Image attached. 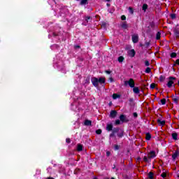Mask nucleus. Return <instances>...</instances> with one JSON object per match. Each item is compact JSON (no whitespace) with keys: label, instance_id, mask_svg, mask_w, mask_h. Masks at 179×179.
<instances>
[{"label":"nucleus","instance_id":"18","mask_svg":"<svg viewBox=\"0 0 179 179\" xmlns=\"http://www.w3.org/2000/svg\"><path fill=\"white\" fill-rule=\"evenodd\" d=\"M172 138H173V139H174L175 141H177V138H178V134H177V133H173V134H172Z\"/></svg>","mask_w":179,"mask_h":179},{"label":"nucleus","instance_id":"46","mask_svg":"<svg viewBox=\"0 0 179 179\" xmlns=\"http://www.w3.org/2000/svg\"><path fill=\"white\" fill-rule=\"evenodd\" d=\"M107 2H110V0H106Z\"/></svg>","mask_w":179,"mask_h":179},{"label":"nucleus","instance_id":"26","mask_svg":"<svg viewBox=\"0 0 179 179\" xmlns=\"http://www.w3.org/2000/svg\"><path fill=\"white\" fill-rule=\"evenodd\" d=\"M118 61L119 62H122V61H124V57L122 56L119 57Z\"/></svg>","mask_w":179,"mask_h":179},{"label":"nucleus","instance_id":"33","mask_svg":"<svg viewBox=\"0 0 179 179\" xmlns=\"http://www.w3.org/2000/svg\"><path fill=\"white\" fill-rule=\"evenodd\" d=\"M171 58H176V57H177V55L176 53H172L171 55Z\"/></svg>","mask_w":179,"mask_h":179},{"label":"nucleus","instance_id":"27","mask_svg":"<svg viewBox=\"0 0 179 179\" xmlns=\"http://www.w3.org/2000/svg\"><path fill=\"white\" fill-rule=\"evenodd\" d=\"M161 176L163 178H166V177H167V173H162Z\"/></svg>","mask_w":179,"mask_h":179},{"label":"nucleus","instance_id":"21","mask_svg":"<svg viewBox=\"0 0 179 179\" xmlns=\"http://www.w3.org/2000/svg\"><path fill=\"white\" fill-rule=\"evenodd\" d=\"M87 3V0H81L80 5H86Z\"/></svg>","mask_w":179,"mask_h":179},{"label":"nucleus","instance_id":"5","mask_svg":"<svg viewBox=\"0 0 179 179\" xmlns=\"http://www.w3.org/2000/svg\"><path fill=\"white\" fill-rule=\"evenodd\" d=\"M132 41L133 43H138L139 41V36L138 35H133L132 36Z\"/></svg>","mask_w":179,"mask_h":179},{"label":"nucleus","instance_id":"36","mask_svg":"<svg viewBox=\"0 0 179 179\" xmlns=\"http://www.w3.org/2000/svg\"><path fill=\"white\" fill-rule=\"evenodd\" d=\"M121 19L122 20H125L127 19V17H125V15H122Z\"/></svg>","mask_w":179,"mask_h":179},{"label":"nucleus","instance_id":"7","mask_svg":"<svg viewBox=\"0 0 179 179\" xmlns=\"http://www.w3.org/2000/svg\"><path fill=\"white\" fill-rule=\"evenodd\" d=\"M110 116L111 117V118H115V117H117V111L111 110Z\"/></svg>","mask_w":179,"mask_h":179},{"label":"nucleus","instance_id":"28","mask_svg":"<svg viewBox=\"0 0 179 179\" xmlns=\"http://www.w3.org/2000/svg\"><path fill=\"white\" fill-rule=\"evenodd\" d=\"M146 9H148V5L144 4V5L143 6V10H146Z\"/></svg>","mask_w":179,"mask_h":179},{"label":"nucleus","instance_id":"23","mask_svg":"<svg viewBox=\"0 0 179 179\" xmlns=\"http://www.w3.org/2000/svg\"><path fill=\"white\" fill-rule=\"evenodd\" d=\"M160 36H161L160 32H157V36H156V39L157 40H160Z\"/></svg>","mask_w":179,"mask_h":179},{"label":"nucleus","instance_id":"20","mask_svg":"<svg viewBox=\"0 0 179 179\" xmlns=\"http://www.w3.org/2000/svg\"><path fill=\"white\" fill-rule=\"evenodd\" d=\"M120 121H122V122H124V121H125V115H121L120 117Z\"/></svg>","mask_w":179,"mask_h":179},{"label":"nucleus","instance_id":"4","mask_svg":"<svg viewBox=\"0 0 179 179\" xmlns=\"http://www.w3.org/2000/svg\"><path fill=\"white\" fill-rule=\"evenodd\" d=\"M148 157L151 160V159H154V157H156V152L154 151H151L148 154Z\"/></svg>","mask_w":179,"mask_h":179},{"label":"nucleus","instance_id":"11","mask_svg":"<svg viewBox=\"0 0 179 179\" xmlns=\"http://www.w3.org/2000/svg\"><path fill=\"white\" fill-rule=\"evenodd\" d=\"M118 132L117 136H119V138H122V136H124V131L122 129H118Z\"/></svg>","mask_w":179,"mask_h":179},{"label":"nucleus","instance_id":"29","mask_svg":"<svg viewBox=\"0 0 179 179\" xmlns=\"http://www.w3.org/2000/svg\"><path fill=\"white\" fill-rule=\"evenodd\" d=\"M155 87H156V84L152 83V84L150 85V88H151V89H155Z\"/></svg>","mask_w":179,"mask_h":179},{"label":"nucleus","instance_id":"15","mask_svg":"<svg viewBox=\"0 0 179 179\" xmlns=\"http://www.w3.org/2000/svg\"><path fill=\"white\" fill-rule=\"evenodd\" d=\"M107 131H113V124H108L106 126Z\"/></svg>","mask_w":179,"mask_h":179},{"label":"nucleus","instance_id":"42","mask_svg":"<svg viewBox=\"0 0 179 179\" xmlns=\"http://www.w3.org/2000/svg\"><path fill=\"white\" fill-rule=\"evenodd\" d=\"M106 73H107L108 75H110V73H111L110 71H106Z\"/></svg>","mask_w":179,"mask_h":179},{"label":"nucleus","instance_id":"17","mask_svg":"<svg viewBox=\"0 0 179 179\" xmlns=\"http://www.w3.org/2000/svg\"><path fill=\"white\" fill-rule=\"evenodd\" d=\"M151 138H152V136L150 135V134L147 133V134H145V139H146L147 141H150Z\"/></svg>","mask_w":179,"mask_h":179},{"label":"nucleus","instance_id":"8","mask_svg":"<svg viewBox=\"0 0 179 179\" xmlns=\"http://www.w3.org/2000/svg\"><path fill=\"white\" fill-rule=\"evenodd\" d=\"M179 156V151H176L173 155H172V158L173 160H176L177 159V157H178Z\"/></svg>","mask_w":179,"mask_h":179},{"label":"nucleus","instance_id":"6","mask_svg":"<svg viewBox=\"0 0 179 179\" xmlns=\"http://www.w3.org/2000/svg\"><path fill=\"white\" fill-rule=\"evenodd\" d=\"M133 92L136 94H139V93L141 92V91L139 90V87H133Z\"/></svg>","mask_w":179,"mask_h":179},{"label":"nucleus","instance_id":"1","mask_svg":"<svg viewBox=\"0 0 179 179\" xmlns=\"http://www.w3.org/2000/svg\"><path fill=\"white\" fill-rule=\"evenodd\" d=\"M91 82L95 87H99V85H104L106 83V78L104 77H101L99 78H97L96 77H94L92 78Z\"/></svg>","mask_w":179,"mask_h":179},{"label":"nucleus","instance_id":"43","mask_svg":"<svg viewBox=\"0 0 179 179\" xmlns=\"http://www.w3.org/2000/svg\"><path fill=\"white\" fill-rule=\"evenodd\" d=\"M176 64L177 65H179V59L176 60Z\"/></svg>","mask_w":179,"mask_h":179},{"label":"nucleus","instance_id":"16","mask_svg":"<svg viewBox=\"0 0 179 179\" xmlns=\"http://www.w3.org/2000/svg\"><path fill=\"white\" fill-rule=\"evenodd\" d=\"M77 150L78 152H82V150H83V146L80 144H78L77 146Z\"/></svg>","mask_w":179,"mask_h":179},{"label":"nucleus","instance_id":"31","mask_svg":"<svg viewBox=\"0 0 179 179\" xmlns=\"http://www.w3.org/2000/svg\"><path fill=\"white\" fill-rule=\"evenodd\" d=\"M96 134H97V135H100L101 134V129L96 130Z\"/></svg>","mask_w":179,"mask_h":179},{"label":"nucleus","instance_id":"34","mask_svg":"<svg viewBox=\"0 0 179 179\" xmlns=\"http://www.w3.org/2000/svg\"><path fill=\"white\" fill-rule=\"evenodd\" d=\"M120 123H121V122L120 121V120H117L115 121V124H116V125H120Z\"/></svg>","mask_w":179,"mask_h":179},{"label":"nucleus","instance_id":"37","mask_svg":"<svg viewBox=\"0 0 179 179\" xmlns=\"http://www.w3.org/2000/svg\"><path fill=\"white\" fill-rule=\"evenodd\" d=\"M66 141L67 143H71V139H69V138H66Z\"/></svg>","mask_w":179,"mask_h":179},{"label":"nucleus","instance_id":"48","mask_svg":"<svg viewBox=\"0 0 179 179\" xmlns=\"http://www.w3.org/2000/svg\"><path fill=\"white\" fill-rule=\"evenodd\" d=\"M110 179H115V178H111Z\"/></svg>","mask_w":179,"mask_h":179},{"label":"nucleus","instance_id":"30","mask_svg":"<svg viewBox=\"0 0 179 179\" xmlns=\"http://www.w3.org/2000/svg\"><path fill=\"white\" fill-rule=\"evenodd\" d=\"M145 66H149V65H150V63H149V61L146 60L145 62Z\"/></svg>","mask_w":179,"mask_h":179},{"label":"nucleus","instance_id":"2","mask_svg":"<svg viewBox=\"0 0 179 179\" xmlns=\"http://www.w3.org/2000/svg\"><path fill=\"white\" fill-rule=\"evenodd\" d=\"M124 86H129V87H135V81L130 78L129 80L124 81Z\"/></svg>","mask_w":179,"mask_h":179},{"label":"nucleus","instance_id":"25","mask_svg":"<svg viewBox=\"0 0 179 179\" xmlns=\"http://www.w3.org/2000/svg\"><path fill=\"white\" fill-rule=\"evenodd\" d=\"M129 12L131 15L134 14V9H132V7H129Z\"/></svg>","mask_w":179,"mask_h":179},{"label":"nucleus","instance_id":"39","mask_svg":"<svg viewBox=\"0 0 179 179\" xmlns=\"http://www.w3.org/2000/svg\"><path fill=\"white\" fill-rule=\"evenodd\" d=\"M109 80H110V82H114V79L112 78V77H110V78H109Z\"/></svg>","mask_w":179,"mask_h":179},{"label":"nucleus","instance_id":"14","mask_svg":"<svg viewBox=\"0 0 179 179\" xmlns=\"http://www.w3.org/2000/svg\"><path fill=\"white\" fill-rule=\"evenodd\" d=\"M121 26L122 29H128L129 27L128 24H127V22H123Z\"/></svg>","mask_w":179,"mask_h":179},{"label":"nucleus","instance_id":"3","mask_svg":"<svg viewBox=\"0 0 179 179\" xmlns=\"http://www.w3.org/2000/svg\"><path fill=\"white\" fill-rule=\"evenodd\" d=\"M176 80V78L174 77H169V80L167 83L168 87H171L173 85H174V81Z\"/></svg>","mask_w":179,"mask_h":179},{"label":"nucleus","instance_id":"50","mask_svg":"<svg viewBox=\"0 0 179 179\" xmlns=\"http://www.w3.org/2000/svg\"><path fill=\"white\" fill-rule=\"evenodd\" d=\"M96 179V178H95Z\"/></svg>","mask_w":179,"mask_h":179},{"label":"nucleus","instance_id":"22","mask_svg":"<svg viewBox=\"0 0 179 179\" xmlns=\"http://www.w3.org/2000/svg\"><path fill=\"white\" fill-rule=\"evenodd\" d=\"M148 178H150V179H153V173L150 172V173H148Z\"/></svg>","mask_w":179,"mask_h":179},{"label":"nucleus","instance_id":"10","mask_svg":"<svg viewBox=\"0 0 179 179\" xmlns=\"http://www.w3.org/2000/svg\"><path fill=\"white\" fill-rule=\"evenodd\" d=\"M129 57H135V50L132 49L128 52Z\"/></svg>","mask_w":179,"mask_h":179},{"label":"nucleus","instance_id":"38","mask_svg":"<svg viewBox=\"0 0 179 179\" xmlns=\"http://www.w3.org/2000/svg\"><path fill=\"white\" fill-rule=\"evenodd\" d=\"M171 17H172V19H176V15L172 14V15H171Z\"/></svg>","mask_w":179,"mask_h":179},{"label":"nucleus","instance_id":"47","mask_svg":"<svg viewBox=\"0 0 179 179\" xmlns=\"http://www.w3.org/2000/svg\"><path fill=\"white\" fill-rule=\"evenodd\" d=\"M162 77L161 76V77H160V80H162Z\"/></svg>","mask_w":179,"mask_h":179},{"label":"nucleus","instance_id":"40","mask_svg":"<svg viewBox=\"0 0 179 179\" xmlns=\"http://www.w3.org/2000/svg\"><path fill=\"white\" fill-rule=\"evenodd\" d=\"M91 17H87L85 20H87V22H89V20H90Z\"/></svg>","mask_w":179,"mask_h":179},{"label":"nucleus","instance_id":"19","mask_svg":"<svg viewBox=\"0 0 179 179\" xmlns=\"http://www.w3.org/2000/svg\"><path fill=\"white\" fill-rule=\"evenodd\" d=\"M84 125H87V126L92 125V121L87 120H85L84 122Z\"/></svg>","mask_w":179,"mask_h":179},{"label":"nucleus","instance_id":"45","mask_svg":"<svg viewBox=\"0 0 179 179\" xmlns=\"http://www.w3.org/2000/svg\"><path fill=\"white\" fill-rule=\"evenodd\" d=\"M115 149H118V145H116V146H115Z\"/></svg>","mask_w":179,"mask_h":179},{"label":"nucleus","instance_id":"32","mask_svg":"<svg viewBox=\"0 0 179 179\" xmlns=\"http://www.w3.org/2000/svg\"><path fill=\"white\" fill-rule=\"evenodd\" d=\"M145 72H146V73H150V68H147L146 69H145Z\"/></svg>","mask_w":179,"mask_h":179},{"label":"nucleus","instance_id":"9","mask_svg":"<svg viewBox=\"0 0 179 179\" xmlns=\"http://www.w3.org/2000/svg\"><path fill=\"white\" fill-rule=\"evenodd\" d=\"M157 122L161 127H163L166 124V121L162 120L161 119H158Z\"/></svg>","mask_w":179,"mask_h":179},{"label":"nucleus","instance_id":"12","mask_svg":"<svg viewBox=\"0 0 179 179\" xmlns=\"http://www.w3.org/2000/svg\"><path fill=\"white\" fill-rule=\"evenodd\" d=\"M143 162H145V163H150L151 159H150L149 155H148V157L145 156L143 157Z\"/></svg>","mask_w":179,"mask_h":179},{"label":"nucleus","instance_id":"35","mask_svg":"<svg viewBox=\"0 0 179 179\" xmlns=\"http://www.w3.org/2000/svg\"><path fill=\"white\" fill-rule=\"evenodd\" d=\"M174 103H178V98H173Z\"/></svg>","mask_w":179,"mask_h":179},{"label":"nucleus","instance_id":"13","mask_svg":"<svg viewBox=\"0 0 179 179\" xmlns=\"http://www.w3.org/2000/svg\"><path fill=\"white\" fill-rule=\"evenodd\" d=\"M121 95L117 94H113V100H117V99H120Z\"/></svg>","mask_w":179,"mask_h":179},{"label":"nucleus","instance_id":"41","mask_svg":"<svg viewBox=\"0 0 179 179\" xmlns=\"http://www.w3.org/2000/svg\"><path fill=\"white\" fill-rule=\"evenodd\" d=\"M133 115H134V117H138V113H133Z\"/></svg>","mask_w":179,"mask_h":179},{"label":"nucleus","instance_id":"49","mask_svg":"<svg viewBox=\"0 0 179 179\" xmlns=\"http://www.w3.org/2000/svg\"><path fill=\"white\" fill-rule=\"evenodd\" d=\"M77 48H79V46H77Z\"/></svg>","mask_w":179,"mask_h":179},{"label":"nucleus","instance_id":"24","mask_svg":"<svg viewBox=\"0 0 179 179\" xmlns=\"http://www.w3.org/2000/svg\"><path fill=\"white\" fill-rule=\"evenodd\" d=\"M160 103L164 106V104H166V99H161Z\"/></svg>","mask_w":179,"mask_h":179},{"label":"nucleus","instance_id":"44","mask_svg":"<svg viewBox=\"0 0 179 179\" xmlns=\"http://www.w3.org/2000/svg\"><path fill=\"white\" fill-rule=\"evenodd\" d=\"M107 156H110V152H106Z\"/></svg>","mask_w":179,"mask_h":179}]
</instances>
